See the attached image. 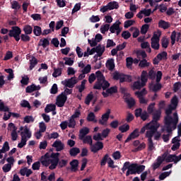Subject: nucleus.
Segmentation results:
<instances>
[{"label":"nucleus","mask_w":181,"mask_h":181,"mask_svg":"<svg viewBox=\"0 0 181 181\" xmlns=\"http://www.w3.org/2000/svg\"><path fill=\"white\" fill-rule=\"evenodd\" d=\"M175 107H172V105L168 106V108L165 110V116L164 117V127L161 129L163 132L166 131L168 134H170L172 131L176 129L177 127V124L179 123V116L177 115V112L173 113V117L172 112L175 111Z\"/></svg>","instance_id":"f257e3e1"},{"label":"nucleus","mask_w":181,"mask_h":181,"mask_svg":"<svg viewBox=\"0 0 181 181\" xmlns=\"http://www.w3.org/2000/svg\"><path fill=\"white\" fill-rule=\"evenodd\" d=\"M95 78H97V81L93 86L94 90H101V88H103V91H105V90H107V88L110 87V83L105 80V77L101 71H98L95 72V74H91L89 76L88 82L90 84H93V83L95 81Z\"/></svg>","instance_id":"f03ea898"},{"label":"nucleus","mask_w":181,"mask_h":181,"mask_svg":"<svg viewBox=\"0 0 181 181\" xmlns=\"http://www.w3.org/2000/svg\"><path fill=\"white\" fill-rule=\"evenodd\" d=\"M113 80H119V83H125V81L131 83L132 81V76L115 71L113 74Z\"/></svg>","instance_id":"7ed1b4c3"},{"label":"nucleus","mask_w":181,"mask_h":181,"mask_svg":"<svg viewBox=\"0 0 181 181\" xmlns=\"http://www.w3.org/2000/svg\"><path fill=\"white\" fill-rule=\"evenodd\" d=\"M22 33V30L18 26H13L11 30H9L8 36L10 37H14L16 42H19L21 40V35Z\"/></svg>","instance_id":"20e7f679"},{"label":"nucleus","mask_w":181,"mask_h":181,"mask_svg":"<svg viewBox=\"0 0 181 181\" xmlns=\"http://www.w3.org/2000/svg\"><path fill=\"white\" fill-rule=\"evenodd\" d=\"M59 156H60V153H54L52 152L51 153V158L52 159H49V169L50 170H54L57 168V165H59Z\"/></svg>","instance_id":"39448f33"},{"label":"nucleus","mask_w":181,"mask_h":181,"mask_svg":"<svg viewBox=\"0 0 181 181\" xmlns=\"http://www.w3.org/2000/svg\"><path fill=\"white\" fill-rule=\"evenodd\" d=\"M152 120L149 122L151 125H155V127H158L159 128V123L158 121L160 120V117L162 116V110L158 109L154 111L153 113H151Z\"/></svg>","instance_id":"423d86ee"},{"label":"nucleus","mask_w":181,"mask_h":181,"mask_svg":"<svg viewBox=\"0 0 181 181\" xmlns=\"http://www.w3.org/2000/svg\"><path fill=\"white\" fill-rule=\"evenodd\" d=\"M119 4L117 1H110L106 6L100 8V12L105 13L107 11H112L114 9H118Z\"/></svg>","instance_id":"0eeeda50"},{"label":"nucleus","mask_w":181,"mask_h":181,"mask_svg":"<svg viewBox=\"0 0 181 181\" xmlns=\"http://www.w3.org/2000/svg\"><path fill=\"white\" fill-rule=\"evenodd\" d=\"M77 83L78 81L76 79V77H71V78L65 79L61 82L64 87H68L69 88H74Z\"/></svg>","instance_id":"6e6552de"},{"label":"nucleus","mask_w":181,"mask_h":181,"mask_svg":"<svg viewBox=\"0 0 181 181\" xmlns=\"http://www.w3.org/2000/svg\"><path fill=\"white\" fill-rule=\"evenodd\" d=\"M66 101H67V95H64V93H62L57 98L56 105H57V107H59V108H62V107H64Z\"/></svg>","instance_id":"1a4fd4ad"},{"label":"nucleus","mask_w":181,"mask_h":181,"mask_svg":"<svg viewBox=\"0 0 181 181\" xmlns=\"http://www.w3.org/2000/svg\"><path fill=\"white\" fill-rule=\"evenodd\" d=\"M158 126H155L153 124H151L150 127L148 128L149 130H148L146 133V138H148V141L152 140V138L155 134H156V132H158Z\"/></svg>","instance_id":"9d476101"},{"label":"nucleus","mask_w":181,"mask_h":181,"mask_svg":"<svg viewBox=\"0 0 181 181\" xmlns=\"http://www.w3.org/2000/svg\"><path fill=\"white\" fill-rule=\"evenodd\" d=\"M104 148V144L103 141H97L95 144H92L90 146V152L97 153L98 151H101Z\"/></svg>","instance_id":"9b49d317"},{"label":"nucleus","mask_w":181,"mask_h":181,"mask_svg":"<svg viewBox=\"0 0 181 181\" xmlns=\"http://www.w3.org/2000/svg\"><path fill=\"white\" fill-rule=\"evenodd\" d=\"M106 93L103 92L102 95H103L104 98H107V97H109L110 94H117L118 93V87L117 86H112L110 88H106Z\"/></svg>","instance_id":"f8f14e48"},{"label":"nucleus","mask_w":181,"mask_h":181,"mask_svg":"<svg viewBox=\"0 0 181 181\" xmlns=\"http://www.w3.org/2000/svg\"><path fill=\"white\" fill-rule=\"evenodd\" d=\"M139 136V129H135L127 138L125 140V144L132 141V139H136Z\"/></svg>","instance_id":"ddd939ff"},{"label":"nucleus","mask_w":181,"mask_h":181,"mask_svg":"<svg viewBox=\"0 0 181 181\" xmlns=\"http://www.w3.org/2000/svg\"><path fill=\"white\" fill-rule=\"evenodd\" d=\"M110 114H111V110L107 109L106 112L102 115V119L99 120L100 125H105V122L110 119Z\"/></svg>","instance_id":"4468645a"},{"label":"nucleus","mask_w":181,"mask_h":181,"mask_svg":"<svg viewBox=\"0 0 181 181\" xmlns=\"http://www.w3.org/2000/svg\"><path fill=\"white\" fill-rule=\"evenodd\" d=\"M53 148H56V151L57 152H60L64 149V144L60 140H56L53 144H52Z\"/></svg>","instance_id":"2eb2a0df"},{"label":"nucleus","mask_w":181,"mask_h":181,"mask_svg":"<svg viewBox=\"0 0 181 181\" xmlns=\"http://www.w3.org/2000/svg\"><path fill=\"white\" fill-rule=\"evenodd\" d=\"M21 138H26V139L32 138V132L29 130L28 126H25L23 131L21 132Z\"/></svg>","instance_id":"dca6fc26"},{"label":"nucleus","mask_w":181,"mask_h":181,"mask_svg":"<svg viewBox=\"0 0 181 181\" xmlns=\"http://www.w3.org/2000/svg\"><path fill=\"white\" fill-rule=\"evenodd\" d=\"M40 88H41V87L39 85L36 86L35 84H32V85L26 87L25 93L30 94V93H33V91H39V90H40Z\"/></svg>","instance_id":"f3484780"},{"label":"nucleus","mask_w":181,"mask_h":181,"mask_svg":"<svg viewBox=\"0 0 181 181\" xmlns=\"http://www.w3.org/2000/svg\"><path fill=\"white\" fill-rule=\"evenodd\" d=\"M129 175H136V163L130 165L129 170L126 173V176H129Z\"/></svg>","instance_id":"a211bd4d"},{"label":"nucleus","mask_w":181,"mask_h":181,"mask_svg":"<svg viewBox=\"0 0 181 181\" xmlns=\"http://www.w3.org/2000/svg\"><path fill=\"white\" fill-rule=\"evenodd\" d=\"M69 165L71 166V172H76L78 170V160L74 159L70 163Z\"/></svg>","instance_id":"6ab92c4d"},{"label":"nucleus","mask_w":181,"mask_h":181,"mask_svg":"<svg viewBox=\"0 0 181 181\" xmlns=\"http://www.w3.org/2000/svg\"><path fill=\"white\" fill-rule=\"evenodd\" d=\"M32 173H33V171L30 169H28L26 167L20 170V174L21 176H26V177H29Z\"/></svg>","instance_id":"aec40b11"},{"label":"nucleus","mask_w":181,"mask_h":181,"mask_svg":"<svg viewBox=\"0 0 181 181\" xmlns=\"http://www.w3.org/2000/svg\"><path fill=\"white\" fill-rule=\"evenodd\" d=\"M162 163H163V160H162V157L158 156L156 159V162L152 165L153 170H156V169L160 168V165H162Z\"/></svg>","instance_id":"412c9836"},{"label":"nucleus","mask_w":181,"mask_h":181,"mask_svg":"<svg viewBox=\"0 0 181 181\" xmlns=\"http://www.w3.org/2000/svg\"><path fill=\"white\" fill-rule=\"evenodd\" d=\"M167 163H170V162H174V163H177V156L175 154H169L166 158Z\"/></svg>","instance_id":"4be33fe9"},{"label":"nucleus","mask_w":181,"mask_h":181,"mask_svg":"<svg viewBox=\"0 0 181 181\" xmlns=\"http://www.w3.org/2000/svg\"><path fill=\"white\" fill-rule=\"evenodd\" d=\"M50 45V41L47 38L40 39L38 43V46H42L43 49H46L47 46Z\"/></svg>","instance_id":"5701e85b"},{"label":"nucleus","mask_w":181,"mask_h":181,"mask_svg":"<svg viewBox=\"0 0 181 181\" xmlns=\"http://www.w3.org/2000/svg\"><path fill=\"white\" fill-rule=\"evenodd\" d=\"M90 133V129L88 127H84L81 129L79 132V139H83L86 135Z\"/></svg>","instance_id":"b1692460"},{"label":"nucleus","mask_w":181,"mask_h":181,"mask_svg":"<svg viewBox=\"0 0 181 181\" xmlns=\"http://www.w3.org/2000/svg\"><path fill=\"white\" fill-rule=\"evenodd\" d=\"M145 87V85L142 83V82H141V81H137L134 82L133 85H132V89L134 90H141V88Z\"/></svg>","instance_id":"393cba45"},{"label":"nucleus","mask_w":181,"mask_h":181,"mask_svg":"<svg viewBox=\"0 0 181 181\" xmlns=\"http://www.w3.org/2000/svg\"><path fill=\"white\" fill-rule=\"evenodd\" d=\"M158 28H161L162 29H169V28H170V24L169 22L160 20L158 22Z\"/></svg>","instance_id":"a878e982"},{"label":"nucleus","mask_w":181,"mask_h":181,"mask_svg":"<svg viewBox=\"0 0 181 181\" xmlns=\"http://www.w3.org/2000/svg\"><path fill=\"white\" fill-rule=\"evenodd\" d=\"M121 23L119 22V20H117L115 23L112 24V25L110 28V32L112 33H114L117 30H118L120 27Z\"/></svg>","instance_id":"bb28decb"},{"label":"nucleus","mask_w":181,"mask_h":181,"mask_svg":"<svg viewBox=\"0 0 181 181\" xmlns=\"http://www.w3.org/2000/svg\"><path fill=\"white\" fill-rule=\"evenodd\" d=\"M96 53L98 57H101L104 52H105V47H101V45H98L96 47Z\"/></svg>","instance_id":"cd10ccee"},{"label":"nucleus","mask_w":181,"mask_h":181,"mask_svg":"<svg viewBox=\"0 0 181 181\" xmlns=\"http://www.w3.org/2000/svg\"><path fill=\"white\" fill-rule=\"evenodd\" d=\"M156 58L159 60V62L166 60L168 59V52L163 51L161 53L158 54Z\"/></svg>","instance_id":"c85d7f7f"},{"label":"nucleus","mask_w":181,"mask_h":181,"mask_svg":"<svg viewBox=\"0 0 181 181\" xmlns=\"http://www.w3.org/2000/svg\"><path fill=\"white\" fill-rule=\"evenodd\" d=\"M52 111H56V105L54 104H48L45 108V112L49 113Z\"/></svg>","instance_id":"c756f323"},{"label":"nucleus","mask_w":181,"mask_h":181,"mask_svg":"<svg viewBox=\"0 0 181 181\" xmlns=\"http://www.w3.org/2000/svg\"><path fill=\"white\" fill-rule=\"evenodd\" d=\"M147 75H148V72H146V71H143L141 72V83L144 84V86H146V83L148 81V78L146 77Z\"/></svg>","instance_id":"7c9ffc66"},{"label":"nucleus","mask_w":181,"mask_h":181,"mask_svg":"<svg viewBox=\"0 0 181 181\" xmlns=\"http://www.w3.org/2000/svg\"><path fill=\"white\" fill-rule=\"evenodd\" d=\"M161 35H162V32H160V30H158L157 33H154L151 40L156 41V42H160Z\"/></svg>","instance_id":"2f4dec72"},{"label":"nucleus","mask_w":181,"mask_h":181,"mask_svg":"<svg viewBox=\"0 0 181 181\" xmlns=\"http://www.w3.org/2000/svg\"><path fill=\"white\" fill-rule=\"evenodd\" d=\"M37 65V59L35 57H32V59H30V70H33L35 67Z\"/></svg>","instance_id":"473e14b6"},{"label":"nucleus","mask_w":181,"mask_h":181,"mask_svg":"<svg viewBox=\"0 0 181 181\" xmlns=\"http://www.w3.org/2000/svg\"><path fill=\"white\" fill-rule=\"evenodd\" d=\"M124 100H125V103H127L129 108H132V107H134L136 104L135 100L132 98H125Z\"/></svg>","instance_id":"72a5a7b5"},{"label":"nucleus","mask_w":181,"mask_h":181,"mask_svg":"<svg viewBox=\"0 0 181 181\" xmlns=\"http://www.w3.org/2000/svg\"><path fill=\"white\" fill-rule=\"evenodd\" d=\"M106 67L110 70L115 69V64L114 63V59H108L106 62Z\"/></svg>","instance_id":"f704fd0d"},{"label":"nucleus","mask_w":181,"mask_h":181,"mask_svg":"<svg viewBox=\"0 0 181 181\" xmlns=\"http://www.w3.org/2000/svg\"><path fill=\"white\" fill-rule=\"evenodd\" d=\"M23 30L25 35H32L33 28L30 25H26L23 27Z\"/></svg>","instance_id":"c9c22d12"},{"label":"nucleus","mask_w":181,"mask_h":181,"mask_svg":"<svg viewBox=\"0 0 181 181\" xmlns=\"http://www.w3.org/2000/svg\"><path fill=\"white\" fill-rule=\"evenodd\" d=\"M81 141H83V144H88L90 146L93 145V138L91 136H84Z\"/></svg>","instance_id":"e433bc0d"},{"label":"nucleus","mask_w":181,"mask_h":181,"mask_svg":"<svg viewBox=\"0 0 181 181\" xmlns=\"http://www.w3.org/2000/svg\"><path fill=\"white\" fill-rule=\"evenodd\" d=\"M62 68H54V72L52 74V76L54 78H57V77L62 76Z\"/></svg>","instance_id":"4c0bfd02"},{"label":"nucleus","mask_w":181,"mask_h":181,"mask_svg":"<svg viewBox=\"0 0 181 181\" xmlns=\"http://www.w3.org/2000/svg\"><path fill=\"white\" fill-rule=\"evenodd\" d=\"M78 153H80V148L77 147H73L69 150V155L71 156H77Z\"/></svg>","instance_id":"58836bf2"},{"label":"nucleus","mask_w":181,"mask_h":181,"mask_svg":"<svg viewBox=\"0 0 181 181\" xmlns=\"http://www.w3.org/2000/svg\"><path fill=\"white\" fill-rule=\"evenodd\" d=\"M151 63L148 62V61L145 59L141 60L139 64V67L141 69H144V67H149Z\"/></svg>","instance_id":"ea45409f"},{"label":"nucleus","mask_w":181,"mask_h":181,"mask_svg":"<svg viewBox=\"0 0 181 181\" xmlns=\"http://www.w3.org/2000/svg\"><path fill=\"white\" fill-rule=\"evenodd\" d=\"M177 104H179V99H177V96L175 95L171 99V105L176 110V108H177Z\"/></svg>","instance_id":"a19ab883"},{"label":"nucleus","mask_w":181,"mask_h":181,"mask_svg":"<svg viewBox=\"0 0 181 181\" xmlns=\"http://www.w3.org/2000/svg\"><path fill=\"white\" fill-rule=\"evenodd\" d=\"M40 162L42 165L45 166V168H47V166H49L50 165V159L45 158V157H41Z\"/></svg>","instance_id":"79ce46f5"},{"label":"nucleus","mask_w":181,"mask_h":181,"mask_svg":"<svg viewBox=\"0 0 181 181\" xmlns=\"http://www.w3.org/2000/svg\"><path fill=\"white\" fill-rule=\"evenodd\" d=\"M33 33L35 36H40L42 35V28L39 25L34 26Z\"/></svg>","instance_id":"37998d69"},{"label":"nucleus","mask_w":181,"mask_h":181,"mask_svg":"<svg viewBox=\"0 0 181 181\" xmlns=\"http://www.w3.org/2000/svg\"><path fill=\"white\" fill-rule=\"evenodd\" d=\"M154 112H155V103H152L147 107V113L151 115Z\"/></svg>","instance_id":"c03bdc74"},{"label":"nucleus","mask_w":181,"mask_h":181,"mask_svg":"<svg viewBox=\"0 0 181 181\" xmlns=\"http://www.w3.org/2000/svg\"><path fill=\"white\" fill-rule=\"evenodd\" d=\"M151 46L153 50H159L160 44H159V41H151Z\"/></svg>","instance_id":"a18cd8bd"},{"label":"nucleus","mask_w":181,"mask_h":181,"mask_svg":"<svg viewBox=\"0 0 181 181\" xmlns=\"http://www.w3.org/2000/svg\"><path fill=\"white\" fill-rule=\"evenodd\" d=\"M93 98H94V95H93L91 93L88 94L85 99V104H86V105H90V103H91Z\"/></svg>","instance_id":"49530a36"},{"label":"nucleus","mask_w":181,"mask_h":181,"mask_svg":"<svg viewBox=\"0 0 181 181\" xmlns=\"http://www.w3.org/2000/svg\"><path fill=\"white\" fill-rule=\"evenodd\" d=\"M126 63L127 69H131V67H132V64H134V58L131 57L126 58Z\"/></svg>","instance_id":"de8ad7c7"},{"label":"nucleus","mask_w":181,"mask_h":181,"mask_svg":"<svg viewBox=\"0 0 181 181\" xmlns=\"http://www.w3.org/2000/svg\"><path fill=\"white\" fill-rule=\"evenodd\" d=\"M119 131L124 134V132H127L129 131V124H123L119 127Z\"/></svg>","instance_id":"09e8293b"},{"label":"nucleus","mask_w":181,"mask_h":181,"mask_svg":"<svg viewBox=\"0 0 181 181\" xmlns=\"http://www.w3.org/2000/svg\"><path fill=\"white\" fill-rule=\"evenodd\" d=\"M170 173H172V171L162 173L158 177L159 180H165Z\"/></svg>","instance_id":"8fccbe9b"},{"label":"nucleus","mask_w":181,"mask_h":181,"mask_svg":"<svg viewBox=\"0 0 181 181\" xmlns=\"http://www.w3.org/2000/svg\"><path fill=\"white\" fill-rule=\"evenodd\" d=\"M145 170V165H138V164H136V173H138L139 175L140 173H142Z\"/></svg>","instance_id":"3c124183"},{"label":"nucleus","mask_w":181,"mask_h":181,"mask_svg":"<svg viewBox=\"0 0 181 181\" xmlns=\"http://www.w3.org/2000/svg\"><path fill=\"white\" fill-rule=\"evenodd\" d=\"M63 60L65 61L64 64L66 66H73L74 64V61L71 57H64Z\"/></svg>","instance_id":"603ef678"},{"label":"nucleus","mask_w":181,"mask_h":181,"mask_svg":"<svg viewBox=\"0 0 181 181\" xmlns=\"http://www.w3.org/2000/svg\"><path fill=\"white\" fill-rule=\"evenodd\" d=\"M148 29H149V25L148 24L143 25L141 28V31H140L141 35H146Z\"/></svg>","instance_id":"864d4df0"},{"label":"nucleus","mask_w":181,"mask_h":181,"mask_svg":"<svg viewBox=\"0 0 181 181\" xmlns=\"http://www.w3.org/2000/svg\"><path fill=\"white\" fill-rule=\"evenodd\" d=\"M161 46L164 49H168V46H169V40H168V38L163 37L161 39Z\"/></svg>","instance_id":"5fc2aeb1"},{"label":"nucleus","mask_w":181,"mask_h":181,"mask_svg":"<svg viewBox=\"0 0 181 181\" xmlns=\"http://www.w3.org/2000/svg\"><path fill=\"white\" fill-rule=\"evenodd\" d=\"M26 142H28V139L26 137H21V142L18 144V148H22L23 146L26 145Z\"/></svg>","instance_id":"6e6d98bb"},{"label":"nucleus","mask_w":181,"mask_h":181,"mask_svg":"<svg viewBox=\"0 0 181 181\" xmlns=\"http://www.w3.org/2000/svg\"><path fill=\"white\" fill-rule=\"evenodd\" d=\"M9 149V143L8 141H5L1 150L2 151L3 153H6V152H8Z\"/></svg>","instance_id":"4d7b16f0"},{"label":"nucleus","mask_w":181,"mask_h":181,"mask_svg":"<svg viewBox=\"0 0 181 181\" xmlns=\"http://www.w3.org/2000/svg\"><path fill=\"white\" fill-rule=\"evenodd\" d=\"M161 88L162 84L159 83V82H157V83L153 85L152 91H153V93H158V91H159V90H160Z\"/></svg>","instance_id":"13d9d810"},{"label":"nucleus","mask_w":181,"mask_h":181,"mask_svg":"<svg viewBox=\"0 0 181 181\" xmlns=\"http://www.w3.org/2000/svg\"><path fill=\"white\" fill-rule=\"evenodd\" d=\"M69 121V122L68 123L69 128H72V129L76 128V120L74 118L70 117Z\"/></svg>","instance_id":"bf43d9fd"},{"label":"nucleus","mask_w":181,"mask_h":181,"mask_svg":"<svg viewBox=\"0 0 181 181\" xmlns=\"http://www.w3.org/2000/svg\"><path fill=\"white\" fill-rule=\"evenodd\" d=\"M24 122L26 124H30V122H35V119L33 116L27 115L24 117Z\"/></svg>","instance_id":"052dcab7"},{"label":"nucleus","mask_w":181,"mask_h":181,"mask_svg":"<svg viewBox=\"0 0 181 181\" xmlns=\"http://www.w3.org/2000/svg\"><path fill=\"white\" fill-rule=\"evenodd\" d=\"M108 159H110V156L108 154H105L100 161V165L105 166Z\"/></svg>","instance_id":"680f3d73"},{"label":"nucleus","mask_w":181,"mask_h":181,"mask_svg":"<svg viewBox=\"0 0 181 181\" xmlns=\"http://www.w3.org/2000/svg\"><path fill=\"white\" fill-rule=\"evenodd\" d=\"M28 34H21V39L22 42H30V37Z\"/></svg>","instance_id":"e2e57ef3"},{"label":"nucleus","mask_w":181,"mask_h":181,"mask_svg":"<svg viewBox=\"0 0 181 181\" xmlns=\"http://www.w3.org/2000/svg\"><path fill=\"white\" fill-rule=\"evenodd\" d=\"M81 71L83 74H88L91 71V65L87 64Z\"/></svg>","instance_id":"0e129e2a"},{"label":"nucleus","mask_w":181,"mask_h":181,"mask_svg":"<svg viewBox=\"0 0 181 181\" xmlns=\"http://www.w3.org/2000/svg\"><path fill=\"white\" fill-rule=\"evenodd\" d=\"M39 128L40 132H46V124H45L43 122L39 123Z\"/></svg>","instance_id":"69168bd1"},{"label":"nucleus","mask_w":181,"mask_h":181,"mask_svg":"<svg viewBox=\"0 0 181 181\" xmlns=\"http://www.w3.org/2000/svg\"><path fill=\"white\" fill-rule=\"evenodd\" d=\"M122 37H123L126 40L129 39V37H131V33H129V31L128 30L123 31L122 33Z\"/></svg>","instance_id":"338daca9"},{"label":"nucleus","mask_w":181,"mask_h":181,"mask_svg":"<svg viewBox=\"0 0 181 181\" xmlns=\"http://www.w3.org/2000/svg\"><path fill=\"white\" fill-rule=\"evenodd\" d=\"M181 87V83L180 82H177L174 83L173 85V91L174 93H177L180 90Z\"/></svg>","instance_id":"774afa93"}]
</instances>
